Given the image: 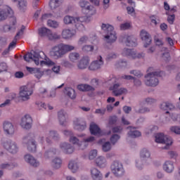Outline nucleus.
Instances as JSON below:
<instances>
[{
  "instance_id": "f257e3e1",
  "label": "nucleus",
  "mask_w": 180,
  "mask_h": 180,
  "mask_svg": "<svg viewBox=\"0 0 180 180\" xmlns=\"http://www.w3.org/2000/svg\"><path fill=\"white\" fill-rule=\"evenodd\" d=\"M25 61L29 63L31 61H34L36 65H52L54 63L51 60H47V56L44 53V52L41 51H31L30 53H27L24 56Z\"/></svg>"
},
{
  "instance_id": "f03ea898",
  "label": "nucleus",
  "mask_w": 180,
  "mask_h": 180,
  "mask_svg": "<svg viewBox=\"0 0 180 180\" xmlns=\"http://www.w3.org/2000/svg\"><path fill=\"white\" fill-rule=\"evenodd\" d=\"M13 16V10L11 7H6L3 9H0V22L6 20L8 18H10V25H6L3 29L6 33L11 32L13 33L16 30V18Z\"/></svg>"
},
{
  "instance_id": "7ed1b4c3",
  "label": "nucleus",
  "mask_w": 180,
  "mask_h": 180,
  "mask_svg": "<svg viewBox=\"0 0 180 180\" xmlns=\"http://www.w3.org/2000/svg\"><path fill=\"white\" fill-rule=\"evenodd\" d=\"M73 50H75V46L72 45L60 44L53 46L49 54L54 60H58L63 58L67 53H70V51H72Z\"/></svg>"
},
{
  "instance_id": "20e7f679",
  "label": "nucleus",
  "mask_w": 180,
  "mask_h": 180,
  "mask_svg": "<svg viewBox=\"0 0 180 180\" xmlns=\"http://www.w3.org/2000/svg\"><path fill=\"white\" fill-rule=\"evenodd\" d=\"M89 18L86 16L84 17H74L71 15H66L63 18V23L65 25H75V28L79 32H84L85 30V26L82 25L84 22L88 23L89 22Z\"/></svg>"
},
{
  "instance_id": "39448f33",
  "label": "nucleus",
  "mask_w": 180,
  "mask_h": 180,
  "mask_svg": "<svg viewBox=\"0 0 180 180\" xmlns=\"http://www.w3.org/2000/svg\"><path fill=\"white\" fill-rule=\"evenodd\" d=\"M101 29L104 32V41L108 44H113L117 40V35L113 25L103 23Z\"/></svg>"
},
{
  "instance_id": "423d86ee",
  "label": "nucleus",
  "mask_w": 180,
  "mask_h": 180,
  "mask_svg": "<svg viewBox=\"0 0 180 180\" xmlns=\"http://www.w3.org/2000/svg\"><path fill=\"white\" fill-rule=\"evenodd\" d=\"M158 77H161V72H152L148 73L145 75V85H146V86L155 88V86H157L158 84H160Z\"/></svg>"
},
{
  "instance_id": "0eeeda50",
  "label": "nucleus",
  "mask_w": 180,
  "mask_h": 180,
  "mask_svg": "<svg viewBox=\"0 0 180 180\" xmlns=\"http://www.w3.org/2000/svg\"><path fill=\"white\" fill-rule=\"evenodd\" d=\"M110 171L115 178H122L124 175L123 163L119 160L113 161L110 165Z\"/></svg>"
},
{
  "instance_id": "6e6552de",
  "label": "nucleus",
  "mask_w": 180,
  "mask_h": 180,
  "mask_svg": "<svg viewBox=\"0 0 180 180\" xmlns=\"http://www.w3.org/2000/svg\"><path fill=\"white\" fill-rule=\"evenodd\" d=\"M33 95V86L31 84H27L20 87L19 98L26 102L30 99V96Z\"/></svg>"
},
{
  "instance_id": "1a4fd4ad",
  "label": "nucleus",
  "mask_w": 180,
  "mask_h": 180,
  "mask_svg": "<svg viewBox=\"0 0 180 180\" xmlns=\"http://www.w3.org/2000/svg\"><path fill=\"white\" fill-rule=\"evenodd\" d=\"M155 141L160 144H165V146L163 148L165 150H168L169 146H172V138L165 135L163 133L156 134Z\"/></svg>"
},
{
  "instance_id": "9d476101",
  "label": "nucleus",
  "mask_w": 180,
  "mask_h": 180,
  "mask_svg": "<svg viewBox=\"0 0 180 180\" xmlns=\"http://www.w3.org/2000/svg\"><path fill=\"white\" fill-rule=\"evenodd\" d=\"M22 143L27 146L28 151L30 153H36L37 145L36 141L32 139L30 134L26 135L22 138Z\"/></svg>"
},
{
  "instance_id": "9b49d317",
  "label": "nucleus",
  "mask_w": 180,
  "mask_h": 180,
  "mask_svg": "<svg viewBox=\"0 0 180 180\" xmlns=\"http://www.w3.org/2000/svg\"><path fill=\"white\" fill-rule=\"evenodd\" d=\"M123 56H127L133 60H137L140 58H144L143 53H139L137 51H134L127 48H124L122 51Z\"/></svg>"
},
{
  "instance_id": "f8f14e48",
  "label": "nucleus",
  "mask_w": 180,
  "mask_h": 180,
  "mask_svg": "<svg viewBox=\"0 0 180 180\" xmlns=\"http://www.w3.org/2000/svg\"><path fill=\"white\" fill-rule=\"evenodd\" d=\"M4 147L11 154H16V153L19 151V146H18V143L12 140L6 141L4 143Z\"/></svg>"
},
{
  "instance_id": "ddd939ff",
  "label": "nucleus",
  "mask_w": 180,
  "mask_h": 180,
  "mask_svg": "<svg viewBox=\"0 0 180 180\" xmlns=\"http://www.w3.org/2000/svg\"><path fill=\"white\" fill-rule=\"evenodd\" d=\"M103 64V58L99 56L97 57V60L93 61L90 64V65L89 66V70H90V71H98V70H101V68H102Z\"/></svg>"
},
{
  "instance_id": "4468645a",
  "label": "nucleus",
  "mask_w": 180,
  "mask_h": 180,
  "mask_svg": "<svg viewBox=\"0 0 180 180\" xmlns=\"http://www.w3.org/2000/svg\"><path fill=\"white\" fill-rule=\"evenodd\" d=\"M110 89L112 91L114 96H120L122 95H126L127 94V89L124 87H120V84H115L110 87Z\"/></svg>"
},
{
  "instance_id": "2eb2a0df",
  "label": "nucleus",
  "mask_w": 180,
  "mask_h": 180,
  "mask_svg": "<svg viewBox=\"0 0 180 180\" xmlns=\"http://www.w3.org/2000/svg\"><path fill=\"white\" fill-rule=\"evenodd\" d=\"M32 123H33V120H32V117L29 115H25L21 118L20 126L25 130L32 129Z\"/></svg>"
},
{
  "instance_id": "dca6fc26",
  "label": "nucleus",
  "mask_w": 180,
  "mask_h": 180,
  "mask_svg": "<svg viewBox=\"0 0 180 180\" xmlns=\"http://www.w3.org/2000/svg\"><path fill=\"white\" fill-rule=\"evenodd\" d=\"M73 123L75 129L79 131H82L86 129V122L82 118H76Z\"/></svg>"
},
{
  "instance_id": "f3484780",
  "label": "nucleus",
  "mask_w": 180,
  "mask_h": 180,
  "mask_svg": "<svg viewBox=\"0 0 180 180\" xmlns=\"http://www.w3.org/2000/svg\"><path fill=\"white\" fill-rule=\"evenodd\" d=\"M141 39L143 41V47L147 49L148 46L151 44V37L150 36V34L147 32V31L143 30L141 31Z\"/></svg>"
},
{
  "instance_id": "a211bd4d",
  "label": "nucleus",
  "mask_w": 180,
  "mask_h": 180,
  "mask_svg": "<svg viewBox=\"0 0 180 180\" xmlns=\"http://www.w3.org/2000/svg\"><path fill=\"white\" fill-rule=\"evenodd\" d=\"M58 119L59 124H60V126H67V123L68 122V115H67V112H65V111L63 110H60L58 112Z\"/></svg>"
},
{
  "instance_id": "6ab92c4d",
  "label": "nucleus",
  "mask_w": 180,
  "mask_h": 180,
  "mask_svg": "<svg viewBox=\"0 0 180 180\" xmlns=\"http://www.w3.org/2000/svg\"><path fill=\"white\" fill-rule=\"evenodd\" d=\"M4 131L6 134L8 136H12L15 134V127L12 122H4L3 124Z\"/></svg>"
},
{
  "instance_id": "aec40b11",
  "label": "nucleus",
  "mask_w": 180,
  "mask_h": 180,
  "mask_svg": "<svg viewBox=\"0 0 180 180\" xmlns=\"http://www.w3.org/2000/svg\"><path fill=\"white\" fill-rule=\"evenodd\" d=\"M95 137L94 136H88L86 138H84L82 142H80V144H79V150H85L89 146V144H92V143H94L95 141Z\"/></svg>"
},
{
  "instance_id": "412c9836",
  "label": "nucleus",
  "mask_w": 180,
  "mask_h": 180,
  "mask_svg": "<svg viewBox=\"0 0 180 180\" xmlns=\"http://www.w3.org/2000/svg\"><path fill=\"white\" fill-rule=\"evenodd\" d=\"M46 141L48 144H51V140L49 139V137L55 141H58V140H60V134H58V133H57L56 131H49L46 133Z\"/></svg>"
},
{
  "instance_id": "4be33fe9",
  "label": "nucleus",
  "mask_w": 180,
  "mask_h": 180,
  "mask_svg": "<svg viewBox=\"0 0 180 180\" xmlns=\"http://www.w3.org/2000/svg\"><path fill=\"white\" fill-rule=\"evenodd\" d=\"M60 148L65 154H72L74 153V147L71 144L63 142L60 144Z\"/></svg>"
},
{
  "instance_id": "5701e85b",
  "label": "nucleus",
  "mask_w": 180,
  "mask_h": 180,
  "mask_svg": "<svg viewBox=\"0 0 180 180\" xmlns=\"http://www.w3.org/2000/svg\"><path fill=\"white\" fill-rule=\"evenodd\" d=\"M24 158L25 161H26L27 164H30L32 167H39V165H40V162L30 154L25 155Z\"/></svg>"
},
{
  "instance_id": "b1692460",
  "label": "nucleus",
  "mask_w": 180,
  "mask_h": 180,
  "mask_svg": "<svg viewBox=\"0 0 180 180\" xmlns=\"http://www.w3.org/2000/svg\"><path fill=\"white\" fill-rule=\"evenodd\" d=\"M128 47H136L137 46V39L134 37H124L122 39Z\"/></svg>"
},
{
  "instance_id": "393cba45",
  "label": "nucleus",
  "mask_w": 180,
  "mask_h": 180,
  "mask_svg": "<svg viewBox=\"0 0 180 180\" xmlns=\"http://www.w3.org/2000/svg\"><path fill=\"white\" fill-rule=\"evenodd\" d=\"M90 133L91 134H94V136H103V133H102V130H101V128H99V127L92 122L91 124H90Z\"/></svg>"
},
{
  "instance_id": "a878e982",
  "label": "nucleus",
  "mask_w": 180,
  "mask_h": 180,
  "mask_svg": "<svg viewBox=\"0 0 180 180\" xmlns=\"http://www.w3.org/2000/svg\"><path fill=\"white\" fill-rule=\"evenodd\" d=\"M175 167L174 166V162L171 160L165 161L163 164V169L167 174H171V172H174Z\"/></svg>"
},
{
  "instance_id": "bb28decb",
  "label": "nucleus",
  "mask_w": 180,
  "mask_h": 180,
  "mask_svg": "<svg viewBox=\"0 0 180 180\" xmlns=\"http://www.w3.org/2000/svg\"><path fill=\"white\" fill-rule=\"evenodd\" d=\"M89 65V58L84 57L82 58L77 64V68L79 70H86Z\"/></svg>"
},
{
  "instance_id": "cd10ccee",
  "label": "nucleus",
  "mask_w": 180,
  "mask_h": 180,
  "mask_svg": "<svg viewBox=\"0 0 180 180\" xmlns=\"http://www.w3.org/2000/svg\"><path fill=\"white\" fill-rule=\"evenodd\" d=\"M160 109L166 111V113H169L168 110H174L175 106L171 103L163 102L160 105Z\"/></svg>"
},
{
  "instance_id": "c85d7f7f",
  "label": "nucleus",
  "mask_w": 180,
  "mask_h": 180,
  "mask_svg": "<svg viewBox=\"0 0 180 180\" xmlns=\"http://www.w3.org/2000/svg\"><path fill=\"white\" fill-rule=\"evenodd\" d=\"M91 178L94 180H102L103 178L102 173L96 168H92L91 169Z\"/></svg>"
},
{
  "instance_id": "c756f323",
  "label": "nucleus",
  "mask_w": 180,
  "mask_h": 180,
  "mask_svg": "<svg viewBox=\"0 0 180 180\" xmlns=\"http://www.w3.org/2000/svg\"><path fill=\"white\" fill-rule=\"evenodd\" d=\"M140 158L147 161L151 158V152L146 148H143L140 151Z\"/></svg>"
},
{
  "instance_id": "7c9ffc66",
  "label": "nucleus",
  "mask_w": 180,
  "mask_h": 180,
  "mask_svg": "<svg viewBox=\"0 0 180 180\" xmlns=\"http://www.w3.org/2000/svg\"><path fill=\"white\" fill-rule=\"evenodd\" d=\"M96 164L99 168H105L108 165V162L106 158L103 156H99L96 159Z\"/></svg>"
},
{
  "instance_id": "2f4dec72",
  "label": "nucleus",
  "mask_w": 180,
  "mask_h": 180,
  "mask_svg": "<svg viewBox=\"0 0 180 180\" xmlns=\"http://www.w3.org/2000/svg\"><path fill=\"white\" fill-rule=\"evenodd\" d=\"M75 36V32L70 29H65L62 31V37L66 40L71 39Z\"/></svg>"
},
{
  "instance_id": "473e14b6",
  "label": "nucleus",
  "mask_w": 180,
  "mask_h": 180,
  "mask_svg": "<svg viewBox=\"0 0 180 180\" xmlns=\"http://www.w3.org/2000/svg\"><path fill=\"white\" fill-rule=\"evenodd\" d=\"M64 94L68 96V98H70V99H75L77 98L75 90L71 87L65 88Z\"/></svg>"
},
{
  "instance_id": "72a5a7b5",
  "label": "nucleus",
  "mask_w": 180,
  "mask_h": 180,
  "mask_svg": "<svg viewBox=\"0 0 180 180\" xmlns=\"http://www.w3.org/2000/svg\"><path fill=\"white\" fill-rule=\"evenodd\" d=\"M77 89L79 91H82V92H89L95 91V87L89 85V84H79L77 86Z\"/></svg>"
},
{
  "instance_id": "f704fd0d",
  "label": "nucleus",
  "mask_w": 180,
  "mask_h": 180,
  "mask_svg": "<svg viewBox=\"0 0 180 180\" xmlns=\"http://www.w3.org/2000/svg\"><path fill=\"white\" fill-rule=\"evenodd\" d=\"M127 129H129V131L128 132V136L129 137H131V139H136V137H140V136H141V132L136 130V128L129 127Z\"/></svg>"
},
{
  "instance_id": "c9c22d12",
  "label": "nucleus",
  "mask_w": 180,
  "mask_h": 180,
  "mask_svg": "<svg viewBox=\"0 0 180 180\" xmlns=\"http://www.w3.org/2000/svg\"><path fill=\"white\" fill-rule=\"evenodd\" d=\"M136 167L138 169H143L145 165H148L150 164L147 160L144 159L139 158L135 160Z\"/></svg>"
},
{
  "instance_id": "e433bc0d",
  "label": "nucleus",
  "mask_w": 180,
  "mask_h": 180,
  "mask_svg": "<svg viewBox=\"0 0 180 180\" xmlns=\"http://www.w3.org/2000/svg\"><path fill=\"white\" fill-rule=\"evenodd\" d=\"M134 112L135 113H140L141 115H144L146 113H150V112H151V109L146 106H141L139 108H137V107H134Z\"/></svg>"
},
{
  "instance_id": "4c0bfd02",
  "label": "nucleus",
  "mask_w": 180,
  "mask_h": 180,
  "mask_svg": "<svg viewBox=\"0 0 180 180\" xmlns=\"http://www.w3.org/2000/svg\"><path fill=\"white\" fill-rule=\"evenodd\" d=\"M68 168L73 174H75V172L78 171L79 167L78 166V163L77 162L70 161L68 164Z\"/></svg>"
},
{
  "instance_id": "58836bf2",
  "label": "nucleus",
  "mask_w": 180,
  "mask_h": 180,
  "mask_svg": "<svg viewBox=\"0 0 180 180\" xmlns=\"http://www.w3.org/2000/svg\"><path fill=\"white\" fill-rule=\"evenodd\" d=\"M18 166L16 163H1L0 165V169H13Z\"/></svg>"
},
{
  "instance_id": "ea45409f",
  "label": "nucleus",
  "mask_w": 180,
  "mask_h": 180,
  "mask_svg": "<svg viewBox=\"0 0 180 180\" xmlns=\"http://www.w3.org/2000/svg\"><path fill=\"white\" fill-rule=\"evenodd\" d=\"M13 2H18L20 11L25 12L26 11V0H11Z\"/></svg>"
},
{
  "instance_id": "a19ab883",
  "label": "nucleus",
  "mask_w": 180,
  "mask_h": 180,
  "mask_svg": "<svg viewBox=\"0 0 180 180\" xmlns=\"http://www.w3.org/2000/svg\"><path fill=\"white\" fill-rule=\"evenodd\" d=\"M51 30L46 27H41L39 30V34L41 37H49Z\"/></svg>"
},
{
  "instance_id": "79ce46f5",
  "label": "nucleus",
  "mask_w": 180,
  "mask_h": 180,
  "mask_svg": "<svg viewBox=\"0 0 180 180\" xmlns=\"http://www.w3.org/2000/svg\"><path fill=\"white\" fill-rule=\"evenodd\" d=\"M69 60L72 63H77L79 60V53L77 52H72L69 54Z\"/></svg>"
},
{
  "instance_id": "37998d69",
  "label": "nucleus",
  "mask_w": 180,
  "mask_h": 180,
  "mask_svg": "<svg viewBox=\"0 0 180 180\" xmlns=\"http://www.w3.org/2000/svg\"><path fill=\"white\" fill-rule=\"evenodd\" d=\"M85 11H87L88 15L90 16L96 15V8L94 6L91 5V4L88 5L87 8H86Z\"/></svg>"
},
{
  "instance_id": "c03bdc74",
  "label": "nucleus",
  "mask_w": 180,
  "mask_h": 180,
  "mask_svg": "<svg viewBox=\"0 0 180 180\" xmlns=\"http://www.w3.org/2000/svg\"><path fill=\"white\" fill-rule=\"evenodd\" d=\"M16 46V39H14L11 44L8 45V47L7 49H6L4 52H3V56H6V54H9V51L13 49V47H15Z\"/></svg>"
},
{
  "instance_id": "a18cd8bd",
  "label": "nucleus",
  "mask_w": 180,
  "mask_h": 180,
  "mask_svg": "<svg viewBox=\"0 0 180 180\" xmlns=\"http://www.w3.org/2000/svg\"><path fill=\"white\" fill-rule=\"evenodd\" d=\"M61 159L58 158H56L52 161V166L53 167V168H55V169H58V168L61 167Z\"/></svg>"
},
{
  "instance_id": "49530a36",
  "label": "nucleus",
  "mask_w": 180,
  "mask_h": 180,
  "mask_svg": "<svg viewBox=\"0 0 180 180\" xmlns=\"http://www.w3.org/2000/svg\"><path fill=\"white\" fill-rule=\"evenodd\" d=\"M102 150L104 153H108L112 150V143L110 142L107 141L102 145Z\"/></svg>"
},
{
  "instance_id": "de8ad7c7",
  "label": "nucleus",
  "mask_w": 180,
  "mask_h": 180,
  "mask_svg": "<svg viewBox=\"0 0 180 180\" xmlns=\"http://www.w3.org/2000/svg\"><path fill=\"white\" fill-rule=\"evenodd\" d=\"M48 39L49 40H60V39H61V37L58 35L57 32H52L51 31H50V33L48 35Z\"/></svg>"
},
{
  "instance_id": "09e8293b",
  "label": "nucleus",
  "mask_w": 180,
  "mask_h": 180,
  "mask_svg": "<svg viewBox=\"0 0 180 180\" xmlns=\"http://www.w3.org/2000/svg\"><path fill=\"white\" fill-rule=\"evenodd\" d=\"M150 20L151 25L153 26H157V25H160V18L157 15H151L150 16Z\"/></svg>"
},
{
  "instance_id": "8fccbe9b",
  "label": "nucleus",
  "mask_w": 180,
  "mask_h": 180,
  "mask_svg": "<svg viewBox=\"0 0 180 180\" xmlns=\"http://www.w3.org/2000/svg\"><path fill=\"white\" fill-rule=\"evenodd\" d=\"M47 25L49 27H53V29H57V27L60 26V23H58V22L53 20H49Z\"/></svg>"
},
{
  "instance_id": "3c124183",
  "label": "nucleus",
  "mask_w": 180,
  "mask_h": 180,
  "mask_svg": "<svg viewBox=\"0 0 180 180\" xmlns=\"http://www.w3.org/2000/svg\"><path fill=\"white\" fill-rule=\"evenodd\" d=\"M119 140H120V136L118 134H112L110 139V141L112 146H115Z\"/></svg>"
},
{
  "instance_id": "603ef678",
  "label": "nucleus",
  "mask_w": 180,
  "mask_h": 180,
  "mask_svg": "<svg viewBox=\"0 0 180 180\" xmlns=\"http://www.w3.org/2000/svg\"><path fill=\"white\" fill-rule=\"evenodd\" d=\"M49 6L51 9H56V8H58L60 6V1L58 0H51L49 3Z\"/></svg>"
},
{
  "instance_id": "864d4df0",
  "label": "nucleus",
  "mask_w": 180,
  "mask_h": 180,
  "mask_svg": "<svg viewBox=\"0 0 180 180\" xmlns=\"http://www.w3.org/2000/svg\"><path fill=\"white\" fill-rule=\"evenodd\" d=\"M89 4H90L89 1L86 0H81L79 2V6H80V8H82V9H83V11H86V9L88 8V6Z\"/></svg>"
},
{
  "instance_id": "5fc2aeb1",
  "label": "nucleus",
  "mask_w": 180,
  "mask_h": 180,
  "mask_svg": "<svg viewBox=\"0 0 180 180\" xmlns=\"http://www.w3.org/2000/svg\"><path fill=\"white\" fill-rule=\"evenodd\" d=\"M70 143H72V144H77L78 147H79V144H81V142H79V139L77 138V136H75L74 135H72L70 137Z\"/></svg>"
},
{
  "instance_id": "6e6d98bb",
  "label": "nucleus",
  "mask_w": 180,
  "mask_h": 180,
  "mask_svg": "<svg viewBox=\"0 0 180 180\" xmlns=\"http://www.w3.org/2000/svg\"><path fill=\"white\" fill-rule=\"evenodd\" d=\"M169 131L174 134L180 135V127L179 126H172L169 128Z\"/></svg>"
},
{
  "instance_id": "4d7b16f0",
  "label": "nucleus",
  "mask_w": 180,
  "mask_h": 180,
  "mask_svg": "<svg viewBox=\"0 0 180 180\" xmlns=\"http://www.w3.org/2000/svg\"><path fill=\"white\" fill-rule=\"evenodd\" d=\"M143 102H145L146 105H154V103H156L157 100L151 97H147L143 100Z\"/></svg>"
},
{
  "instance_id": "13d9d810",
  "label": "nucleus",
  "mask_w": 180,
  "mask_h": 180,
  "mask_svg": "<svg viewBox=\"0 0 180 180\" xmlns=\"http://www.w3.org/2000/svg\"><path fill=\"white\" fill-rule=\"evenodd\" d=\"M60 65H62V67H65L66 68H70V67H72V64H71L70 61L67 60V59H62Z\"/></svg>"
},
{
  "instance_id": "bf43d9fd",
  "label": "nucleus",
  "mask_w": 180,
  "mask_h": 180,
  "mask_svg": "<svg viewBox=\"0 0 180 180\" xmlns=\"http://www.w3.org/2000/svg\"><path fill=\"white\" fill-rule=\"evenodd\" d=\"M117 57H119L117 53L112 52L107 56L106 60L108 61H112V60H115V58H117Z\"/></svg>"
},
{
  "instance_id": "052dcab7",
  "label": "nucleus",
  "mask_w": 180,
  "mask_h": 180,
  "mask_svg": "<svg viewBox=\"0 0 180 180\" xmlns=\"http://www.w3.org/2000/svg\"><path fill=\"white\" fill-rule=\"evenodd\" d=\"M56 153V149H52L49 151L46 152L44 154V157L45 158H50V157H53V155H55Z\"/></svg>"
},
{
  "instance_id": "680f3d73",
  "label": "nucleus",
  "mask_w": 180,
  "mask_h": 180,
  "mask_svg": "<svg viewBox=\"0 0 180 180\" xmlns=\"http://www.w3.org/2000/svg\"><path fill=\"white\" fill-rule=\"evenodd\" d=\"M129 74H132V75L137 77V78H141V77H143V73H141L140 70H131Z\"/></svg>"
},
{
  "instance_id": "e2e57ef3",
  "label": "nucleus",
  "mask_w": 180,
  "mask_h": 180,
  "mask_svg": "<svg viewBox=\"0 0 180 180\" xmlns=\"http://www.w3.org/2000/svg\"><path fill=\"white\" fill-rule=\"evenodd\" d=\"M96 155H98V150H91L89 154V160H94V158H96Z\"/></svg>"
},
{
  "instance_id": "0e129e2a",
  "label": "nucleus",
  "mask_w": 180,
  "mask_h": 180,
  "mask_svg": "<svg viewBox=\"0 0 180 180\" xmlns=\"http://www.w3.org/2000/svg\"><path fill=\"white\" fill-rule=\"evenodd\" d=\"M94 51V46L91 45H85L82 47V51H84L85 53H89V51Z\"/></svg>"
},
{
  "instance_id": "69168bd1",
  "label": "nucleus",
  "mask_w": 180,
  "mask_h": 180,
  "mask_svg": "<svg viewBox=\"0 0 180 180\" xmlns=\"http://www.w3.org/2000/svg\"><path fill=\"white\" fill-rule=\"evenodd\" d=\"M131 25L129 22H124L120 25V30H127L129 27H131Z\"/></svg>"
},
{
  "instance_id": "338daca9",
  "label": "nucleus",
  "mask_w": 180,
  "mask_h": 180,
  "mask_svg": "<svg viewBox=\"0 0 180 180\" xmlns=\"http://www.w3.org/2000/svg\"><path fill=\"white\" fill-rule=\"evenodd\" d=\"M86 41H88V37L86 36H83L79 39L78 44L82 46V44H85Z\"/></svg>"
},
{
  "instance_id": "774afa93",
  "label": "nucleus",
  "mask_w": 180,
  "mask_h": 180,
  "mask_svg": "<svg viewBox=\"0 0 180 180\" xmlns=\"http://www.w3.org/2000/svg\"><path fill=\"white\" fill-rule=\"evenodd\" d=\"M123 131V127L119 126V127H115L112 129V133H122Z\"/></svg>"
}]
</instances>
